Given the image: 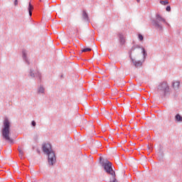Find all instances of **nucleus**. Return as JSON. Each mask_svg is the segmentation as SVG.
<instances>
[{"label": "nucleus", "mask_w": 182, "mask_h": 182, "mask_svg": "<svg viewBox=\"0 0 182 182\" xmlns=\"http://www.w3.org/2000/svg\"><path fill=\"white\" fill-rule=\"evenodd\" d=\"M43 151L45 154L48 156V164L50 166H53L56 163V156H55V152L52 151V146L50 144H44L43 145Z\"/></svg>", "instance_id": "obj_1"}, {"label": "nucleus", "mask_w": 182, "mask_h": 182, "mask_svg": "<svg viewBox=\"0 0 182 182\" xmlns=\"http://www.w3.org/2000/svg\"><path fill=\"white\" fill-rule=\"evenodd\" d=\"M11 122L9 119H5L4 121V128L2 129V136L5 140L11 141Z\"/></svg>", "instance_id": "obj_2"}, {"label": "nucleus", "mask_w": 182, "mask_h": 182, "mask_svg": "<svg viewBox=\"0 0 182 182\" xmlns=\"http://www.w3.org/2000/svg\"><path fill=\"white\" fill-rule=\"evenodd\" d=\"M160 22L166 23V19L163 18L160 14H157L156 20L152 21V25L153 26H155L156 29L161 31L163 29V26L160 24Z\"/></svg>", "instance_id": "obj_3"}, {"label": "nucleus", "mask_w": 182, "mask_h": 182, "mask_svg": "<svg viewBox=\"0 0 182 182\" xmlns=\"http://www.w3.org/2000/svg\"><path fill=\"white\" fill-rule=\"evenodd\" d=\"M103 166L105 171H106V173H107V174H110V176H112V177H114L116 176V173H114V171L112 167V162L107 161Z\"/></svg>", "instance_id": "obj_4"}, {"label": "nucleus", "mask_w": 182, "mask_h": 182, "mask_svg": "<svg viewBox=\"0 0 182 182\" xmlns=\"http://www.w3.org/2000/svg\"><path fill=\"white\" fill-rule=\"evenodd\" d=\"M161 90H164V92H167L168 90V85L166 84V82H163L161 84Z\"/></svg>", "instance_id": "obj_5"}, {"label": "nucleus", "mask_w": 182, "mask_h": 182, "mask_svg": "<svg viewBox=\"0 0 182 182\" xmlns=\"http://www.w3.org/2000/svg\"><path fill=\"white\" fill-rule=\"evenodd\" d=\"M173 87L175 89V90H177V89L180 87V81H174L173 82Z\"/></svg>", "instance_id": "obj_6"}, {"label": "nucleus", "mask_w": 182, "mask_h": 182, "mask_svg": "<svg viewBox=\"0 0 182 182\" xmlns=\"http://www.w3.org/2000/svg\"><path fill=\"white\" fill-rule=\"evenodd\" d=\"M32 11H33V6L29 3L28 7V11L30 16H32Z\"/></svg>", "instance_id": "obj_7"}, {"label": "nucleus", "mask_w": 182, "mask_h": 182, "mask_svg": "<svg viewBox=\"0 0 182 182\" xmlns=\"http://www.w3.org/2000/svg\"><path fill=\"white\" fill-rule=\"evenodd\" d=\"M82 18L85 19V21H89V16L85 10L82 11Z\"/></svg>", "instance_id": "obj_8"}, {"label": "nucleus", "mask_w": 182, "mask_h": 182, "mask_svg": "<svg viewBox=\"0 0 182 182\" xmlns=\"http://www.w3.org/2000/svg\"><path fill=\"white\" fill-rule=\"evenodd\" d=\"M119 42L121 45H124L126 42V39L124 38V36L122 35H119Z\"/></svg>", "instance_id": "obj_9"}, {"label": "nucleus", "mask_w": 182, "mask_h": 182, "mask_svg": "<svg viewBox=\"0 0 182 182\" xmlns=\"http://www.w3.org/2000/svg\"><path fill=\"white\" fill-rule=\"evenodd\" d=\"M18 151H19V157L21 159H23V150L21 148H19Z\"/></svg>", "instance_id": "obj_10"}, {"label": "nucleus", "mask_w": 182, "mask_h": 182, "mask_svg": "<svg viewBox=\"0 0 182 182\" xmlns=\"http://www.w3.org/2000/svg\"><path fill=\"white\" fill-rule=\"evenodd\" d=\"M175 119L176 122H182V117L178 114H176Z\"/></svg>", "instance_id": "obj_11"}, {"label": "nucleus", "mask_w": 182, "mask_h": 182, "mask_svg": "<svg viewBox=\"0 0 182 182\" xmlns=\"http://www.w3.org/2000/svg\"><path fill=\"white\" fill-rule=\"evenodd\" d=\"M133 63H134L135 66H141L143 63L141 61H134L133 60Z\"/></svg>", "instance_id": "obj_12"}, {"label": "nucleus", "mask_w": 182, "mask_h": 182, "mask_svg": "<svg viewBox=\"0 0 182 182\" xmlns=\"http://www.w3.org/2000/svg\"><path fill=\"white\" fill-rule=\"evenodd\" d=\"M161 5H168V0L160 1Z\"/></svg>", "instance_id": "obj_13"}, {"label": "nucleus", "mask_w": 182, "mask_h": 182, "mask_svg": "<svg viewBox=\"0 0 182 182\" xmlns=\"http://www.w3.org/2000/svg\"><path fill=\"white\" fill-rule=\"evenodd\" d=\"M90 50H92V48H82L81 50V52L83 53V52H90Z\"/></svg>", "instance_id": "obj_14"}, {"label": "nucleus", "mask_w": 182, "mask_h": 182, "mask_svg": "<svg viewBox=\"0 0 182 182\" xmlns=\"http://www.w3.org/2000/svg\"><path fill=\"white\" fill-rule=\"evenodd\" d=\"M38 92L39 93H45V88H43V87H40L38 88Z\"/></svg>", "instance_id": "obj_15"}, {"label": "nucleus", "mask_w": 182, "mask_h": 182, "mask_svg": "<svg viewBox=\"0 0 182 182\" xmlns=\"http://www.w3.org/2000/svg\"><path fill=\"white\" fill-rule=\"evenodd\" d=\"M109 114H110L109 112H105V116L110 120V119H112V117H109Z\"/></svg>", "instance_id": "obj_16"}, {"label": "nucleus", "mask_w": 182, "mask_h": 182, "mask_svg": "<svg viewBox=\"0 0 182 182\" xmlns=\"http://www.w3.org/2000/svg\"><path fill=\"white\" fill-rule=\"evenodd\" d=\"M166 9L168 12H170V11H171V7L170 6H167Z\"/></svg>", "instance_id": "obj_17"}, {"label": "nucleus", "mask_w": 182, "mask_h": 182, "mask_svg": "<svg viewBox=\"0 0 182 182\" xmlns=\"http://www.w3.org/2000/svg\"><path fill=\"white\" fill-rule=\"evenodd\" d=\"M139 41H143V36L141 34H139Z\"/></svg>", "instance_id": "obj_18"}, {"label": "nucleus", "mask_w": 182, "mask_h": 182, "mask_svg": "<svg viewBox=\"0 0 182 182\" xmlns=\"http://www.w3.org/2000/svg\"><path fill=\"white\" fill-rule=\"evenodd\" d=\"M112 179L110 181V182H117V180H116V178H114V176H112Z\"/></svg>", "instance_id": "obj_19"}, {"label": "nucleus", "mask_w": 182, "mask_h": 182, "mask_svg": "<svg viewBox=\"0 0 182 182\" xmlns=\"http://www.w3.org/2000/svg\"><path fill=\"white\" fill-rule=\"evenodd\" d=\"M31 124L32 126L35 127L36 126V122L35 121H32Z\"/></svg>", "instance_id": "obj_20"}, {"label": "nucleus", "mask_w": 182, "mask_h": 182, "mask_svg": "<svg viewBox=\"0 0 182 182\" xmlns=\"http://www.w3.org/2000/svg\"><path fill=\"white\" fill-rule=\"evenodd\" d=\"M14 5H16V6L18 5V0L14 1Z\"/></svg>", "instance_id": "obj_21"}, {"label": "nucleus", "mask_w": 182, "mask_h": 182, "mask_svg": "<svg viewBox=\"0 0 182 182\" xmlns=\"http://www.w3.org/2000/svg\"><path fill=\"white\" fill-rule=\"evenodd\" d=\"M23 57L26 58V54L25 53H23Z\"/></svg>", "instance_id": "obj_22"}, {"label": "nucleus", "mask_w": 182, "mask_h": 182, "mask_svg": "<svg viewBox=\"0 0 182 182\" xmlns=\"http://www.w3.org/2000/svg\"><path fill=\"white\" fill-rule=\"evenodd\" d=\"M143 53H146V51L144 50V48H143Z\"/></svg>", "instance_id": "obj_23"}, {"label": "nucleus", "mask_w": 182, "mask_h": 182, "mask_svg": "<svg viewBox=\"0 0 182 182\" xmlns=\"http://www.w3.org/2000/svg\"><path fill=\"white\" fill-rule=\"evenodd\" d=\"M136 2H140V0H136Z\"/></svg>", "instance_id": "obj_24"}, {"label": "nucleus", "mask_w": 182, "mask_h": 182, "mask_svg": "<svg viewBox=\"0 0 182 182\" xmlns=\"http://www.w3.org/2000/svg\"><path fill=\"white\" fill-rule=\"evenodd\" d=\"M99 146H100V143H99Z\"/></svg>", "instance_id": "obj_25"}, {"label": "nucleus", "mask_w": 182, "mask_h": 182, "mask_svg": "<svg viewBox=\"0 0 182 182\" xmlns=\"http://www.w3.org/2000/svg\"><path fill=\"white\" fill-rule=\"evenodd\" d=\"M117 161H119V159H117Z\"/></svg>", "instance_id": "obj_26"}, {"label": "nucleus", "mask_w": 182, "mask_h": 182, "mask_svg": "<svg viewBox=\"0 0 182 182\" xmlns=\"http://www.w3.org/2000/svg\"><path fill=\"white\" fill-rule=\"evenodd\" d=\"M42 2V0H40Z\"/></svg>", "instance_id": "obj_27"}]
</instances>
